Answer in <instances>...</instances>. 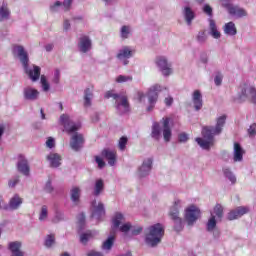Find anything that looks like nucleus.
Listing matches in <instances>:
<instances>
[{"instance_id": "nucleus-1", "label": "nucleus", "mask_w": 256, "mask_h": 256, "mask_svg": "<svg viewBox=\"0 0 256 256\" xmlns=\"http://www.w3.org/2000/svg\"><path fill=\"white\" fill-rule=\"evenodd\" d=\"M225 121H227V116L222 115L216 119L215 127L204 126L202 128V138H196V143L201 149L209 151L215 145V135H221L223 127H225Z\"/></svg>"}, {"instance_id": "nucleus-2", "label": "nucleus", "mask_w": 256, "mask_h": 256, "mask_svg": "<svg viewBox=\"0 0 256 256\" xmlns=\"http://www.w3.org/2000/svg\"><path fill=\"white\" fill-rule=\"evenodd\" d=\"M60 123L64 127L65 133L71 136L70 147L73 151H81L83 144L85 143V138L83 134L77 133L81 129V124L75 123L71 116L68 114H62L60 116Z\"/></svg>"}, {"instance_id": "nucleus-3", "label": "nucleus", "mask_w": 256, "mask_h": 256, "mask_svg": "<svg viewBox=\"0 0 256 256\" xmlns=\"http://www.w3.org/2000/svg\"><path fill=\"white\" fill-rule=\"evenodd\" d=\"M12 53L14 57L19 58L20 62L22 63V67L28 75L29 79L35 83L36 81H39V77H41V67L37 65H32V67H29V54L27 51H25V48L21 45H15L12 48Z\"/></svg>"}, {"instance_id": "nucleus-4", "label": "nucleus", "mask_w": 256, "mask_h": 256, "mask_svg": "<svg viewBox=\"0 0 256 256\" xmlns=\"http://www.w3.org/2000/svg\"><path fill=\"white\" fill-rule=\"evenodd\" d=\"M114 99L116 111L119 115H125L131 111V107L129 106V100L127 96L123 94H117L113 91H108L105 94V99Z\"/></svg>"}, {"instance_id": "nucleus-5", "label": "nucleus", "mask_w": 256, "mask_h": 256, "mask_svg": "<svg viewBox=\"0 0 256 256\" xmlns=\"http://www.w3.org/2000/svg\"><path fill=\"white\" fill-rule=\"evenodd\" d=\"M163 235H165L163 225H161L160 223L154 224L148 228V233L146 234L145 241L149 245V247H157V245L161 243Z\"/></svg>"}, {"instance_id": "nucleus-6", "label": "nucleus", "mask_w": 256, "mask_h": 256, "mask_svg": "<svg viewBox=\"0 0 256 256\" xmlns=\"http://www.w3.org/2000/svg\"><path fill=\"white\" fill-rule=\"evenodd\" d=\"M238 99L240 101H251V103H256V88L247 83L240 85Z\"/></svg>"}, {"instance_id": "nucleus-7", "label": "nucleus", "mask_w": 256, "mask_h": 256, "mask_svg": "<svg viewBox=\"0 0 256 256\" xmlns=\"http://www.w3.org/2000/svg\"><path fill=\"white\" fill-rule=\"evenodd\" d=\"M163 89V86L159 84H155L148 89L147 97L149 106L147 107V111H153V108L155 107L157 101L159 100V93H161Z\"/></svg>"}, {"instance_id": "nucleus-8", "label": "nucleus", "mask_w": 256, "mask_h": 256, "mask_svg": "<svg viewBox=\"0 0 256 256\" xmlns=\"http://www.w3.org/2000/svg\"><path fill=\"white\" fill-rule=\"evenodd\" d=\"M199 215H201V211L199 210V208H197V206L191 205L186 208L184 219L187 225H189V227L195 225L197 219H199Z\"/></svg>"}, {"instance_id": "nucleus-9", "label": "nucleus", "mask_w": 256, "mask_h": 256, "mask_svg": "<svg viewBox=\"0 0 256 256\" xmlns=\"http://www.w3.org/2000/svg\"><path fill=\"white\" fill-rule=\"evenodd\" d=\"M155 63L158 69H160L162 75H164V77H169V75L173 73V69L171 68V63H169V61L167 60V57L157 56L155 59Z\"/></svg>"}, {"instance_id": "nucleus-10", "label": "nucleus", "mask_w": 256, "mask_h": 256, "mask_svg": "<svg viewBox=\"0 0 256 256\" xmlns=\"http://www.w3.org/2000/svg\"><path fill=\"white\" fill-rule=\"evenodd\" d=\"M135 55V50L130 46H123L118 50L116 55L117 59L123 63V65H129V59Z\"/></svg>"}, {"instance_id": "nucleus-11", "label": "nucleus", "mask_w": 256, "mask_h": 256, "mask_svg": "<svg viewBox=\"0 0 256 256\" xmlns=\"http://www.w3.org/2000/svg\"><path fill=\"white\" fill-rule=\"evenodd\" d=\"M153 169V159L151 158H146L143 162L142 165L138 168L137 170V176L140 179H143L147 176H149V173H151V170Z\"/></svg>"}, {"instance_id": "nucleus-12", "label": "nucleus", "mask_w": 256, "mask_h": 256, "mask_svg": "<svg viewBox=\"0 0 256 256\" xmlns=\"http://www.w3.org/2000/svg\"><path fill=\"white\" fill-rule=\"evenodd\" d=\"M169 123H171V119L169 117L162 118V135L166 143H169V141H171V137H173V132L171 130V126H169Z\"/></svg>"}, {"instance_id": "nucleus-13", "label": "nucleus", "mask_w": 256, "mask_h": 256, "mask_svg": "<svg viewBox=\"0 0 256 256\" xmlns=\"http://www.w3.org/2000/svg\"><path fill=\"white\" fill-rule=\"evenodd\" d=\"M249 207L247 206H239L233 210H231L228 215L227 219L228 221H235V219H239L243 217V215H247L249 213Z\"/></svg>"}, {"instance_id": "nucleus-14", "label": "nucleus", "mask_w": 256, "mask_h": 256, "mask_svg": "<svg viewBox=\"0 0 256 256\" xmlns=\"http://www.w3.org/2000/svg\"><path fill=\"white\" fill-rule=\"evenodd\" d=\"M225 9L228 10V13L230 15H232V17H236V19H241L243 17H247V10H245L244 8H241L239 6L230 4L229 6H226Z\"/></svg>"}, {"instance_id": "nucleus-15", "label": "nucleus", "mask_w": 256, "mask_h": 256, "mask_svg": "<svg viewBox=\"0 0 256 256\" xmlns=\"http://www.w3.org/2000/svg\"><path fill=\"white\" fill-rule=\"evenodd\" d=\"M39 95V90L31 86H27L23 89V97L25 101H37V99H39Z\"/></svg>"}, {"instance_id": "nucleus-16", "label": "nucleus", "mask_w": 256, "mask_h": 256, "mask_svg": "<svg viewBox=\"0 0 256 256\" xmlns=\"http://www.w3.org/2000/svg\"><path fill=\"white\" fill-rule=\"evenodd\" d=\"M92 47H93V43L91 41V38H89V36L80 37V40L78 43V49L81 53H89Z\"/></svg>"}, {"instance_id": "nucleus-17", "label": "nucleus", "mask_w": 256, "mask_h": 256, "mask_svg": "<svg viewBox=\"0 0 256 256\" xmlns=\"http://www.w3.org/2000/svg\"><path fill=\"white\" fill-rule=\"evenodd\" d=\"M17 169L19 173H22V175H25V177H29L31 168L29 167V161H27L25 157L23 156L19 157V160L17 163Z\"/></svg>"}, {"instance_id": "nucleus-18", "label": "nucleus", "mask_w": 256, "mask_h": 256, "mask_svg": "<svg viewBox=\"0 0 256 256\" xmlns=\"http://www.w3.org/2000/svg\"><path fill=\"white\" fill-rule=\"evenodd\" d=\"M192 103L195 111L203 109V94H201L200 90H195L192 93Z\"/></svg>"}, {"instance_id": "nucleus-19", "label": "nucleus", "mask_w": 256, "mask_h": 256, "mask_svg": "<svg viewBox=\"0 0 256 256\" xmlns=\"http://www.w3.org/2000/svg\"><path fill=\"white\" fill-rule=\"evenodd\" d=\"M92 207L94 209L92 212V218L99 221V219L105 215V206L101 202H99L97 205V201H94L92 202Z\"/></svg>"}, {"instance_id": "nucleus-20", "label": "nucleus", "mask_w": 256, "mask_h": 256, "mask_svg": "<svg viewBox=\"0 0 256 256\" xmlns=\"http://www.w3.org/2000/svg\"><path fill=\"white\" fill-rule=\"evenodd\" d=\"M243 155H245V150L241 147V144L238 142L234 143L233 148V161L234 163H241L243 161Z\"/></svg>"}, {"instance_id": "nucleus-21", "label": "nucleus", "mask_w": 256, "mask_h": 256, "mask_svg": "<svg viewBox=\"0 0 256 256\" xmlns=\"http://www.w3.org/2000/svg\"><path fill=\"white\" fill-rule=\"evenodd\" d=\"M23 205V198L19 197V194H15L8 203L7 210L9 211H17L19 207Z\"/></svg>"}, {"instance_id": "nucleus-22", "label": "nucleus", "mask_w": 256, "mask_h": 256, "mask_svg": "<svg viewBox=\"0 0 256 256\" xmlns=\"http://www.w3.org/2000/svg\"><path fill=\"white\" fill-rule=\"evenodd\" d=\"M21 247H23V244L19 241L10 242L8 248L12 253L11 256H25L23 251H21Z\"/></svg>"}, {"instance_id": "nucleus-23", "label": "nucleus", "mask_w": 256, "mask_h": 256, "mask_svg": "<svg viewBox=\"0 0 256 256\" xmlns=\"http://www.w3.org/2000/svg\"><path fill=\"white\" fill-rule=\"evenodd\" d=\"M182 207H183V201L179 199L174 201V204L170 208V212H169V215L172 220L181 219V217H179V209H181Z\"/></svg>"}, {"instance_id": "nucleus-24", "label": "nucleus", "mask_w": 256, "mask_h": 256, "mask_svg": "<svg viewBox=\"0 0 256 256\" xmlns=\"http://www.w3.org/2000/svg\"><path fill=\"white\" fill-rule=\"evenodd\" d=\"M182 14L188 27H191L195 19V11H193L189 6H185L182 10Z\"/></svg>"}, {"instance_id": "nucleus-25", "label": "nucleus", "mask_w": 256, "mask_h": 256, "mask_svg": "<svg viewBox=\"0 0 256 256\" xmlns=\"http://www.w3.org/2000/svg\"><path fill=\"white\" fill-rule=\"evenodd\" d=\"M102 157L107 159L108 165L111 167H113V165H115V161H117V153L110 149H104L102 151Z\"/></svg>"}, {"instance_id": "nucleus-26", "label": "nucleus", "mask_w": 256, "mask_h": 256, "mask_svg": "<svg viewBox=\"0 0 256 256\" xmlns=\"http://www.w3.org/2000/svg\"><path fill=\"white\" fill-rule=\"evenodd\" d=\"M209 23V35L213 37V39H221V32H219V29H217V24L215 23V20L212 18L208 19Z\"/></svg>"}, {"instance_id": "nucleus-27", "label": "nucleus", "mask_w": 256, "mask_h": 256, "mask_svg": "<svg viewBox=\"0 0 256 256\" xmlns=\"http://www.w3.org/2000/svg\"><path fill=\"white\" fill-rule=\"evenodd\" d=\"M123 223H125V216L119 212H116L112 218L113 229H119Z\"/></svg>"}, {"instance_id": "nucleus-28", "label": "nucleus", "mask_w": 256, "mask_h": 256, "mask_svg": "<svg viewBox=\"0 0 256 256\" xmlns=\"http://www.w3.org/2000/svg\"><path fill=\"white\" fill-rule=\"evenodd\" d=\"M70 199L75 205H79L81 199V188L74 186L70 190Z\"/></svg>"}, {"instance_id": "nucleus-29", "label": "nucleus", "mask_w": 256, "mask_h": 256, "mask_svg": "<svg viewBox=\"0 0 256 256\" xmlns=\"http://www.w3.org/2000/svg\"><path fill=\"white\" fill-rule=\"evenodd\" d=\"M51 167L57 168L61 165V156L57 153H51L47 156Z\"/></svg>"}, {"instance_id": "nucleus-30", "label": "nucleus", "mask_w": 256, "mask_h": 256, "mask_svg": "<svg viewBox=\"0 0 256 256\" xmlns=\"http://www.w3.org/2000/svg\"><path fill=\"white\" fill-rule=\"evenodd\" d=\"M104 189H105V182L103 181V179H97L94 183L93 195L95 197H99V195L103 193Z\"/></svg>"}, {"instance_id": "nucleus-31", "label": "nucleus", "mask_w": 256, "mask_h": 256, "mask_svg": "<svg viewBox=\"0 0 256 256\" xmlns=\"http://www.w3.org/2000/svg\"><path fill=\"white\" fill-rule=\"evenodd\" d=\"M150 135L152 139H155V141H159V139H161V126L159 125V122H154L152 124V130Z\"/></svg>"}, {"instance_id": "nucleus-32", "label": "nucleus", "mask_w": 256, "mask_h": 256, "mask_svg": "<svg viewBox=\"0 0 256 256\" xmlns=\"http://www.w3.org/2000/svg\"><path fill=\"white\" fill-rule=\"evenodd\" d=\"M224 33L225 35H230V37H233L237 35V27H235V23L228 22L224 25Z\"/></svg>"}, {"instance_id": "nucleus-33", "label": "nucleus", "mask_w": 256, "mask_h": 256, "mask_svg": "<svg viewBox=\"0 0 256 256\" xmlns=\"http://www.w3.org/2000/svg\"><path fill=\"white\" fill-rule=\"evenodd\" d=\"M222 171H223L224 177H226V179H228L232 183V185H235L237 183V177L231 171V169L223 168Z\"/></svg>"}, {"instance_id": "nucleus-34", "label": "nucleus", "mask_w": 256, "mask_h": 256, "mask_svg": "<svg viewBox=\"0 0 256 256\" xmlns=\"http://www.w3.org/2000/svg\"><path fill=\"white\" fill-rule=\"evenodd\" d=\"M115 243V236L110 235L107 240L104 241L102 245L103 251H111V248L113 247V244Z\"/></svg>"}, {"instance_id": "nucleus-35", "label": "nucleus", "mask_w": 256, "mask_h": 256, "mask_svg": "<svg viewBox=\"0 0 256 256\" xmlns=\"http://www.w3.org/2000/svg\"><path fill=\"white\" fill-rule=\"evenodd\" d=\"M91 99H93V92L91 89H86L84 92V106L91 107Z\"/></svg>"}, {"instance_id": "nucleus-36", "label": "nucleus", "mask_w": 256, "mask_h": 256, "mask_svg": "<svg viewBox=\"0 0 256 256\" xmlns=\"http://www.w3.org/2000/svg\"><path fill=\"white\" fill-rule=\"evenodd\" d=\"M121 39H129L131 37V26L124 25L120 29Z\"/></svg>"}, {"instance_id": "nucleus-37", "label": "nucleus", "mask_w": 256, "mask_h": 256, "mask_svg": "<svg viewBox=\"0 0 256 256\" xmlns=\"http://www.w3.org/2000/svg\"><path fill=\"white\" fill-rule=\"evenodd\" d=\"M48 217H49V208L47 207V205H43L40 210L39 221H47Z\"/></svg>"}, {"instance_id": "nucleus-38", "label": "nucleus", "mask_w": 256, "mask_h": 256, "mask_svg": "<svg viewBox=\"0 0 256 256\" xmlns=\"http://www.w3.org/2000/svg\"><path fill=\"white\" fill-rule=\"evenodd\" d=\"M90 239H93V232H91V231H88V232L80 235V242L83 245H87V243L89 242Z\"/></svg>"}, {"instance_id": "nucleus-39", "label": "nucleus", "mask_w": 256, "mask_h": 256, "mask_svg": "<svg viewBox=\"0 0 256 256\" xmlns=\"http://www.w3.org/2000/svg\"><path fill=\"white\" fill-rule=\"evenodd\" d=\"M211 215H214V217L216 216L217 219H222L223 218V206H221V204H217L214 207L213 213H211Z\"/></svg>"}, {"instance_id": "nucleus-40", "label": "nucleus", "mask_w": 256, "mask_h": 256, "mask_svg": "<svg viewBox=\"0 0 256 256\" xmlns=\"http://www.w3.org/2000/svg\"><path fill=\"white\" fill-rule=\"evenodd\" d=\"M9 8L7 6L3 5L0 7V21H3L5 19H9Z\"/></svg>"}, {"instance_id": "nucleus-41", "label": "nucleus", "mask_w": 256, "mask_h": 256, "mask_svg": "<svg viewBox=\"0 0 256 256\" xmlns=\"http://www.w3.org/2000/svg\"><path fill=\"white\" fill-rule=\"evenodd\" d=\"M196 40L198 43L203 44L207 42V32L205 30L199 31Z\"/></svg>"}, {"instance_id": "nucleus-42", "label": "nucleus", "mask_w": 256, "mask_h": 256, "mask_svg": "<svg viewBox=\"0 0 256 256\" xmlns=\"http://www.w3.org/2000/svg\"><path fill=\"white\" fill-rule=\"evenodd\" d=\"M217 227V220H215V215L211 214V218L207 223V231H213Z\"/></svg>"}, {"instance_id": "nucleus-43", "label": "nucleus", "mask_w": 256, "mask_h": 256, "mask_svg": "<svg viewBox=\"0 0 256 256\" xmlns=\"http://www.w3.org/2000/svg\"><path fill=\"white\" fill-rule=\"evenodd\" d=\"M40 83L42 85V90L47 92L49 89H51V86L49 85V82L47 81V77L45 75H42L40 78Z\"/></svg>"}, {"instance_id": "nucleus-44", "label": "nucleus", "mask_w": 256, "mask_h": 256, "mask_svg": "<svg viewBox=\"0 0 256 256\" xmlns=\"http://www.w3.org/2000/svg\"><path fill=\"white\" fill-rule=\"evenodd\" d=\"M61 221H65V214L61 211H57L52 219V223H59Z\"/></svg>"}, {"instance_id": "nucleus-45", "label": "nucleus", "mask_w": 256, "mask_h": 256, "mask_svg": "<svg viewBox=\"0 0 256 256\" xmlns=\"http://www.w3.org/2000/svg\"><path fill=\"white\" fill-rule=\"evenodd\" d=\"M214 83L216 87H220V85L223 83V73H221L220 71H217L215 73Z\"/></svg>"}, {"instance_id": "nucleus-46", "label": "nucleus", "mask_w": 256, "mask_h": 256, "mask_svg": "<svg viewBox=\"0 0 256 256\" xmlns=\"http://www.w3.org/2000/svg\"><path fill=\"white\" fill-rule=\"evenodd\" d=\"M133 81V76L119 75L116 78V83H129Z\"/></svg>"}, {"instance_id": "nucleus-47", "label": "nucleus", "mask_w": 256, "mask_h": 256, "mask_svg": "<svg viewBox=\"0 0 256 256\" xmlns=\"http://www.w3.org/2000/svg\"><path fill=\"white\" fill-rule=\"evenodd\" d=\"M55 245V235H48L45 240V247L48 249Z\"/></svg>"}, {"instance_id": "nucleus-48", "label": "nucleus", "mask_w": 256, "mask_h": 256, "mask_svg": "<svg viewBox=\"0 0 256 256\" xmlns=\"http://www.w3.org/2000/svg\"><path fill=\"white\" fill-rule=\"evenodd\" d=\"M175 225H174V229L175 231L179 232V231H183V219L181 218H176L173 220Z\"/></svg>"}, {"instance_id": "nucleus-49", "label": "nucleus", "mask_w": 256, "mask_h": 256, "mask_svg": "<svg viewBox=\"0 0 256 256\" xmlns=\"http://www.w3.org/2000/svg\"><path fill=\"white\" fill-rule=\"evenodd\" d=\"M59 9H63V3H61L60 1H56L54 4L50 6V11L52 13H57Z\"/></svg>"}, {"instance_id": "nucleus-50", "label": "nucleus", "mask_w": 256, "mask_h": 256, "mask_svg": "<svg viewBox=\"0 0 256 256\" xmlns=\"http://www.w3.org/2000/svg\"><path fill=\"white\" fill-rule=\"evenodd\" d=\"M127 137L122 136L118 142V147L120 149V151H125V148L127 147Z\"/></svg>"}, {"instance_id": "nucleus-51", "label": "nucleus", "mask_w": 256, "mask_h": 256, "mask_svg": "<svg viewBox=\"0 0 256 256\" xmlns=\"http://www.w3.org/2000/svg\"><path fill=\"white\" fill-rule=\"evenodd\" d=\"M118 229L121 231V233H129V231H131V223H124L120 225Z\"/></svg>"}, {"instance_id": "nucleus-52", "label": "nucleus", "mask_w": 256, "mask_h": 256, "mask_svg": "<svg viewBox=\"0 0 256 256\" xmlns=\"http://www.w3.org/2000/svg\"><path fill=\"white\" fill-rule=\"evenodd\" d=\"M202 11L208 15V17H213V8L209 4H205L202 8Z\"/></svg>"}, {"instance_id": "nucleus-53", "label": "nucleus", "mask_w": 256, "mask_h": 256, "mask_svg": "<svg viewBox=\"0 0 256 256\" xmlns=\"http://www.w3.org/2000/svg\"><path fill=\"white\" fill-rule=\"evenodd\" d=\"M60 79H61V71L59 69H56L54 71V78L52 79V83H55V85H58Z\"/></svg>"}, {"instance_id": "nucleus-54", "label": "nucleus", "mask_w": 256, "mask_h": 256, "mask_svg": "<svg viewBox=\"0 0 256 256\" xmlns=\"http://www.w3.org/2000/svg\"><path fill=\"white\" fill-rule=\"evenodd\" d=\"M72 4L73 0H64L62 3V11H69V9H71Z\"/></svg>"}, {"instance_id": "nucleus-55", "label": "nucleus", "mask_w": 256, "mask_h": 256, "mask_svg": "<svg viewBox=\"0 0 256 256\" xmlns=\"http://www.w3.org/2000/svg\"><path fill=\"white\" fill-rule=\"evenodd\" d=\"M146 97L145 92L142 91H138L136 94V99L139 101V103H145Z\"/></svg>"}, {"instance_id": "nucleus-56", "label": "nucleus", "mask_w": 256, "mask_h": 256, "mask_svg": "<svg viewBox=\"0 0 256 256\" xmlns=\"http://www.w3.org/2000/svg\"><path fill=\"white\" fill-rule=\"evenodd\" d=\"M178 141L180 143H187V141H189V136L186 133H181L178 136Z\"/></svg>"}, {"instance_id": "nucleus-57", "label": "nucleus", "mask_w": 256, "mask_h": 256, "mask_svg": "<svg viewBox=\"0 0 256 256\" xmlns=\"http://www.w3.org/2000/svg\"><path fill=\"white\" fill-rule=\"evenodd\" d=\"M77 219H78V225L80 227H83L85 225V214L83 213L79 214Z\"/></svg>"}, {"instance_id": "nucleus-58", "label": "nucleus", "mask_w": 256, "mask_h": 256, "mask_svg": "<svg viewBox=\"0 0 256 256\" xmlns=\"http://www.w3.org/2000/svg\"><path fill=\"white\" fill-rule=\"evenodd\" d=\"M256 133V124H251L249 129H248V135H250V137H253Z\"/></svg>"}, {"instance_id": "nucleus-59", "label": "nucleus", "mask_w": 256, "mask_h": 256, "mask_svg": "<svg viewBox=\"0 0 256 256\" xmlns=\"http://www.w3.org/2000/svg\"><path fill=\"white\" fill-rule=\"evenodd\" d=\"M141 231H143V228L141 226H137L134 228L131 226L132 235H139Z\"/></svg>"}, {"instance_id": "nucleus-60", "label": "nucleus", "mask_w": 256, "mask_h": 256, "mask_svg": "<svg viewBox=\"0 0 256 256\" xmlns=\"http://www.w3.org/2000/svg\"><path fill=\"white\" fill-rule=\"evenodd\" d=\"M95 160H96V163H97L99 169H103V167H105V161H103V159H101V157L96 156Z\"/></svg>"}, {"instance_id": "nucleus-61", "label": "nucleus", "mask_w": 256, "mask_h": 256, "mask_svg": "<svg viewBox=\"0 0 256 256\" xmlns=\"http://www.w3.org/2000/svg\"><path fill=\"white\" fill-rule=\"evenodd\" d=\"M46 146H47L49 149H53V147H55V139L49 138V139L46 141Z\"/></svg>"}, {"instance_id": "nucleus-62", "label": "nucleus", "mask_w": 256, "mask_h": 256, "mask_svg": "<svg viewBox=\"0 0 256 256\" xmlns=\"http://www.w3.org/2000/svg\"><path fill=\"white\" fill-rule=\"evenodd\" d=\"M164 103L166 105V107H171V105H173V97L168 96L164 99Z\"/></svg>"}, {"instance_id": "nucleus-63", "label": "nucleus", "mask_w": 256, "mask_h": 256, "mask_svg": "<svg viewBox=\"0 0 256 256\" xmlns=\"http://www.w3.org/2000/svg\"><path fill=\"white\" fill-rule=\"evenodd\" d=\"M63 29L64 31H69L71 29V22L68 19H65L63 22Z\"/></svg>"}, {"instance_id": "nucleus-64", "label": "nucleus", "mask_w": 256, "mask_h": 256, "mask_svg": "<svg viewBox=\"0 0 256 256\" xmlns=\"http://www.w3.org/2000/svg\"><path fill=\"white\" fill-rule=\"evenodd\" d=\"M87 256H103V253L91 250L90 252H88Z\"/></svg>"}]
</instances>
